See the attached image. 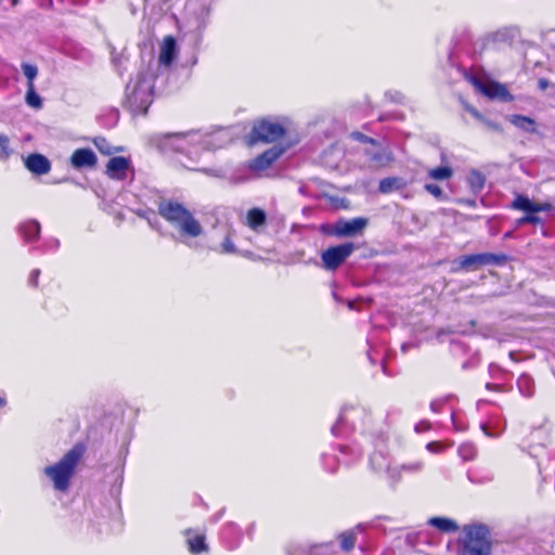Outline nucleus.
I'll use <instances>...</instances> for the list:
<instances>
[{
	"label": "nucleus",
	"mask_w": 555,
	"mask_h": 555,
	"mask_svg": "<svg viewBox=\"0 0 555 555\" xmlns=\"http://www.w3.org/2000/svg\"><path fill=\"white\" fill-rule=\"evenodd\" d=\"M158 212L178 230L183 244L191 248L197 247L191 240L201 236L204 228L184 205L173 199H165L158 204Z\"/></svg>",
	"instance_id": "nucleus-1"
},
{
	"label": "nucleus",
	"mask_w": 555,
	"mask_h": 555,
	"mask_svg": "<svg viewBox=\"0 0 555 555\" xmlns=\"http://www.w3.org/2000/svg\"><path fill=\"white\" fill-rule=\"evenodd\" d=\"M208 143V139L197 131L155 134L150 139V144L160 152L173 151L195 156L198 150L205 149Z\"/></svg>",
	"instance_id": "nucleus-2"
},
{
	"label": "nucleus",
	"mask_w": 555,
	"mask_h": 555,
	"mask_svg": "<svg viewBox=\"0 0 555 555\" xmlns=\"http://www.w3.org/2000/svg\"><path fill=\"white\" fill-rule=\"evenodd\" d=\"M82 454L83 447L77 444L66 452L60 461L43 468V474L50 479L54 490L62 493L68 492Z\"/></svg>",
	"instance_id": "nucleus-3"
},
{
	"label": "nucleus",
	"mask_w": 555,
	"mask_h": 555,
	"mask_svg": "<svg viewBox=\"0 0 555 555\" xmlns=\"http://www.w3.org/2000/svg\"><path fill=\"white\" fill-rule=\"evenodd\" d=\"M459 555H486V526L469 524L459 539Z\"/></svg>",
	"instance_id": "nucleus-4"
},
{
	"label": "nucleus",
	"mask_w": 555,
	"mask_h": 555,
	"mask_svg": "<svg viewBox=\"0 0 555 555\" xmlns=\"http://www.w3.org/2000/svg\"><path fill=\"white\" fill-rule=\"evenodd\" d=\"M488 275L500 276L502 285L492 291L494 295H501L509 286L512 266L506 255L488 254Z\"/></svg>",
	"instance_id": "nucleus-5"
},
{
	"label": "nucleus",
	"mask_w": 555,
	"mask_h": 555,
	"mask_svg": "<svg viewBox=\"0 0 555 555\" xmlns=\"http://www.w3.org/2000/svg\"><path fill=\"white\" fill-rule=\"evenodd\" d=\"M284 133L285 128L280 122L271 119H261L254 124L250 142L271 143L282 138Z\"/></svg>",
	"instance_id": "nucleus-6"
},
{
	"label": "nucleus",
	"mask_w": 555,
	"mask_h": 555,
	"mask_svg": "<svg viewBox=\"0 0 555 555\" xmlns=\"http://www.w3.org/2000/svg\"><path fill=\"white\" fill-rule=\"evenodd\" d=\"M340 457L335 454H323L324 468L331 473L338 468V464L350 465L362 456V451L358 447L341 446L339 449Z\"/></svg>",
	"instance_id": "nucleus-7"
},
{
	"label": "nucleus",
	"mask_w": 555,
	"mask_h": 555,
	"mask_svg": "<svg viewBox=\"0 0 555 555\" xmlns=\"http://www.w3.org/2000/svg\"><path fill=\"white\" fill-rule=\"evenodd\" d=\"M352 243H345L324 250L321 255L324 268L327 270L337 269L353 251Z\"/></svg>",
	"instance_id": "nucleus-8"
},
{
	"label": "nucleus",
	"mask_w": 555,
	"mask_h": 555,
	"mask_svg": "<svg viewBox=\"0 0 555 555\" xmlns=\"http://www.w3.org/2000/svg\"><path fill=\"white\" fill-rule=\"evenodd\" d=\"M370 465L373 470L377 473H385L393 483L400 481V474H398V468L391 466L389 457L386 453L382 451L374 452L370 457Z\"/></svg>",
	"instance_id": "nucleus-9"
},
{
	"label": "nucleus",
	"mask_w": 555,
	"mask_h": 555,
	"mask_svg": "<svg viewBox=\"0 0 555 555\" xmlns=\"http://www.w3.org/2000/svg\"><path fill=\"white\" fill-rule=\"evenodd\" d=\"M285 147L272 146L251 159L248 164V168L254 172H261L268 169L284 152Z\"/></svg>",
	"instance_id": "nucleus-10"
},
{
	"label": "nucleus",
	"mask_w": 555,
	"mask_h": 555,
	"mask_svg": "<svg viewBox=\"0 0 555 555\" xmlns=\"http://www.w3.org/2000/svg\"><path fill=\"white\" fill-rule=\"evenodd\" d=\"M463 75L476 93L486 95V73L481 65H472L468 69L463 70Z\"/></svg>",
	"instance_id": "nucleus-11"
},
{
	"label": "nucleus",
	"mask_w": 555,
	"mask_h": 555,
	"mask_svg": "<svg viewBox=\"0 0 555 555\" xmlns=\"http://www.w3.org/2000/svg\"><path fill=\"white\" fill-rule=\"evenodd\" d=\"M131 169L130 159L124 156L112 157L106 165V175L114 180H125Z\"/></svg>",
	"instance_id": "nucleus-12"
},
{
	"label": "nucleus",
	"mask_w": 555,
	"mask_h": 555,
	"mask_svg": "<svg viewBox=\"0 0 555 555\" xmlns=\"http://www.w3.org/2000/svg\"><path fill=\"white\" fill-rule=\"evenodd\" d=\"M486 264V254L465 255L452 262L453 271H474Z\"/></svg>",
	"instance_id": "nucleus-13"
},
{
	"label": "nucleus",
	"mask_w": 555,
	"mask_h": 555,
	"mask_svg": "<svg viewBox=\"0 0 555 555\" xmlns=\"http://www.w3.org/2000/svg\"><path fill=\"white\" fill-rule=\"evenodd\" d=\"M25 167L34 175H47L51 170L50 160L41 154H30L24 159Z\"/></svg>",
	"instance_id": "nucleus-14"
},
{
	"label": "nucleus",
	"mask_w": 555,
	"mask_h": 555,
	"mask_svg": "<svg viewBox=\"0 0 555 555\" xmlns=\"http://www.w3.org/2000/svg\"><path fill=\"white\" fill-rule=\"evenodd\" d=\"M177 54V44L176 40L172 36H167L164 38L163 43L160 46L158 62L160 65L169 67Z\"/></svg>",
	"instance_id": "nucleus-15"
},
{
	"label": "nucleus",
	"mask_w": 555,
	"mask_h": 555,
	"mask_svg": "<svg viewBox=\"0 0 555 555\" xmlns=\"http://www.w3.org/2000/svg\"><path fill=\"white\" fill-rule=\"evenodd\" d=\"M70 163L77 169L93 167L96 164V155L90 149H78L73 153Z\"/></svg>",
	"instance_id": "nucleus-16"
},
{
	"label": "nucleus",
	"mask_w": 555,
	"mask_h": 555,
	"mask_svg": "<svg viewBox=\"0 0 555 555\" xmlns=\"http://www.w3.org/2000/svg\"><path fill=\"white\" fill-rule=\"evenodd\" d=\"M367 224L365 218H354L337 224L336 233L340 236H352L361 232Z\"/></svg>",
	"instance_id": "nucleus-17"
},
{
	"label": "nucleus",
	"mask_w": 555,
	"mask_h": 555,
	"mask_svg": "<svg viewBox=\"0 0 555 555\" xmlns=\"http://www.w3.org/2000/svg\"><path fill=\"white\" fill-rule=\"evenodd\" d=\"M41 225L35 220H26L18 225V233L26 243L36 242L40 236Z\"/></svg>",
	"instance_id": "nucleus-18"
},
{
	"label": "nucleus",
	"mask_w": 555,
	"mask_h": 555,
	"mask_svg": "<svg viewBox=\"0 0 555 555\" xmlns=\"http://www.w3.org/2000/svg\"><path fill=\"white\" fill-rule=\"evenodd\" d=\"M361 414V410L358 408H344L340 412V415L337 420V422L332 426V434L334 436H340L343 435V425L347 424L349 422L353 423V416Z\"/></svg>",
	"instance_id": "nucleus-19"
},
{
	"label": "nucleus",
	"mask_w": 555,
	"mask_h": 555,
	"mask_svg": "<svg viewBox=\"0 0 555 555\" xmlns=\"http://www.w3.org/2000/svg\"><path fill=\"white\" fill-rule=\"evenodd\" d=\"M367 159L376 166H386L391 159V153L377 144L365 150Z\"/></svg>",
	"instance_id": "nucleus-20"
},
{
	"label": "nucleus",
	"mask_w": 555,
	"mask_h": 555,
	"mask_svg": "<svg viewBox=\"0 0 555 555\" xmlns=\"http://www.w3.org/2000/svg\"><path fill=\"white\" fill-rule=\"evenodd\" d=\"M427 522L442 533H454L460 529L459 524L448 517H431Z\"/></svg>",
	"instance_id": "nucleus-21"
},
{
	"label": "nucleus",
	"mask_w": 555,
	"mask_h": 555,
	"mask_svg": "<svg viewBox=\"0 0 555 555\" xmlns=\"http://www.w3.org/2000/svg\"><path fill=\"white\" fill-rule=\"evenodd\" d=\"M488 100L509 102L513 98L505 86L488 79Z\"/></svg>",
	"instance_id": "nucleus-22"
},
{
	"label": "nucleus",
	"mask_w": 555,
	"mask_h": 555,
	"mask_svg": "<svg viewBox=\"0 0 555 555\" xmlns=\"http://www.w3.org/2000/svg\"><path fill=\"white\" fill-rule=\"evenodd\" d=\"M405 181L402 178L389 177L380 180L378 190L383 194H388L393 191L401 190L405 186Z\"/></svg>",
	"instance_id": "nucleus-23"
},
{
	"label": "nucleus",
	"mask_w": 555,
	"mask_h": 555,
	"mask_svg": "<svg viewBox=\"0 0 555 555\" xmlns=\"http://www.w3.org/2000/svg\"><path fill=\"white\" fill-rule=\"evenodd\" d=\"M266 212L260 208H251L248 210L246 216V224L253 229L258 230L259 227L266 223Z\"/></svg>",
	"instance_id": "nucleus-24"
},
{
	"label": "nucleus",
	"mask_w": 555,
	"mask_h": 555,
	"mask_svg": "<svg viewBox=\"0 0 555 555\" xmlns=\"http://www.w3.org/2000/svg\"><path fill=\"white\" fill-rule=\"evenodd\" d=\"M234 232L231 228H224L223 230V242L219 247L215 248L220 254H235L236 247L233 243Z\"/></svg>",
	"instance_id": "nucleus-25"
},
{
	"label": "nucleus",
	"mask_w": 555,
	"mask_h": 555,
	"mask_svg": "<svg viewBox=\"0 0 555 555\" xmlns=\"http://www.w3.org/2000/svg\"><path fill=\"white\" fill-rule=\"evenodd\" d=\"M513 207L519 210L528 211V212H538L545 209L544 206L532 203L528 197L518 196L514 203Z\"/></svg>",
	"instance_id": "nucleus-26"
},
{
	"label": "nucleus",
	"mask_w": 555,
	"mask_h": 555,
	"mask_svg": "<svg viewBox=\"0 0 555 555\" xmlns=\"http://www.w3.org/2000/svg\"><path fill=\"white\" fill-rule=\"evenodd\" d=\"M94 145L96 149L104 155H112L114 153H118L122 151V147L113 146L109 144V142L102 137L95 138L93 140Z\"/></svg>",
	"instance_id": "nucleus-27"
},
{
	"label": "nucleus",
	"mask_w": 555,
	"mask_h": 555,
	"mask_svg": "<svg viewBox=\"0 0 555 555\" xmlns=\"http://www.w3.org/2000/svg\"><path fill=\"white\" fill-rule=\"evenodd\" d=\"M357 530H358V528L353 529V530H350V531L343 532L339 535L340 547H341L343 551L349 552V551H351L354 547Z\"/></svg>",
	"instance_id": "nucleus-28"
},
{
	"label": "nucleus",
	"mask_w": 555,
	"mask_h": 555,
	"mask_svg": "<svg viewBox=\"0 0 555 555\" xmlns=\"http://www.w3.org/2000/svg\"><path fill=\"white\" fill-rule=\"evenodd\" d=\"M453 170L449 166H440L428 171V176L438 181L448 180L452 177Z\"/></svg>",
	"instance_id": "nucleus-29"
},
{
	"label": "nucleus",
	"mask_w": 555,
	"mask_h": 555,
	"mask_svg": "<svg viewBox=\"0 0 555 555\" xmlns=\"http://www.w3.org/2000/svg\"><path fill=\"white\" fill-rule=\"evenodd\" d=\"M398 468V474H400V478L402 477V473L405 474H417L422 472L424 468V463L422 461H412L409 463H404L402 465L396 466Z\"/></svg>",
	"instance_id": "nucleus-30"
},
{
	"label": "nucleus",
	"mask_w": 555,
	"mask_h": 555,
	"mask_svg": "<svg viewBox=\"0 0 555 555\" xmlns=\"http://www.w3.org/2000/svg\"><path fill=\"white\" fill-rule=\"evenodd\" d=\"M511 121L516 127H518L520 129H524L525 131H528V132H533L534 131V121H533V119H531L529 117L519 116V115H513L511 117Z\"/></svg>",
	"instance_id": "nucleus-31"
},
{
	"label": "nucleus",
	"mask_w": 555,
	"mask_h": 555,
	"mask_svg": "<svg viewBox=\"0 0 555 555\" xmlns=\"http://www.w3.org/2000/svg\"><path fill=\"white\" fill-rule=\"evenodd\" d=\"M190 551L194 554H198L207 551L204 535H195L188 540Z\"/></svg>",
	"instance_id": "nucleus-32"
},
{
	"label": "nucleus",
	"mask_w": 555,
	"mask_h": 555,
	"mask_svg": "<svg viewBox=\"0 0 555 555\" xmlns=\"http://www.w3.org/2000/svg\"><path fill=\"white\" fill-rule=\"evenodd\" d=\"M459 454L464 461L472 460L476 455V448L473 443H463L459 448Z\"/></svg>",
	"instance_id": "nucleus-33"
},
{
	"label": "nucleus",
	"mask_w": 555,
	"mask_h": 555,
	"mask_svg": "<svg viewBox=\"0 0 555 555\" xmlns=\"http://www.w3.org/2000/svg\"><path fill=\"white\" fill-rule=\"evenodd\" d=\"M12 151L10 150V139L7 134H0V159H8Z\"/></svg>",
	"instance_id": "nucleus-34"
},
{
	"label": "nucleus",
	"mask_w": 555,
	"mask_h": 555,
	"mask_svg": "<svg viewBox=\"0 0 555 555\" xmlns=\"http://www.w3.org/2000/svg\"><path fill=\"white\" fill-rule=\"evenodd\" d=\"M119 118V112L115 107H109L107 116L103 120V125L107 128L114 127Z\"/></svg>",
	"instance_id": "nucleus-35"
},
{
	"label": "nucleus",
	"mask_w": 555,
	"mask_h": 555,
	"mask_svg": "<svg viewBox=\"0 0 555 555\" xmlns=\"http://www.w3.org/2000/svg\"><path fill=\"white\" fill-rule=\"evenodd\" d=\"M22 69L26 78L28 79V83H34V79L38 74V68L36 65L24 63L22 64Z\"/></svg>",
	"instance_id": "nucleus-36"
},
{
	"label": "nucleus",
	"mask_w": 555,
	"mask_h": 555,
	"mask_svg": "<svg viewBox=\"0 0 555 555\" xmlns=\"http://www.w3.org/2000/svg\"><path fill=\"white\" fill-rule=\"evenodd\" d=\"M26 102L27 104H41L40 96L36 93L34 83H28Z\"/></svg>",
	"instance_id": "nucleus-37"
},
{
	"label": "nucleus",
	"mask_w": 555,
	"mask_h": 555,
	"mask_svg": "<svg viewBox=\"0 0 555 555\" xmlns=\"http://www.w3.org/2000/svg\"><path fill=\"white\" fill-rule=\"evenodd\" d=\"M60 247V241L55 237H49L41 246L42 251H55Z\"/></svg>",
	"instance_id": "nucleus-38"
},
{
	"label": "nucleus",
	"mask_w": 555,
	"mask_h": 555,
	"mask_svg": "<svg viewBox=\"0 0 555 555\" xmlns=\"http://www.w3.org/2000/svg\"><path fill=\"white\" fill-rule=\"evenodd\" d=\"M350 137L356 141L363 142V143H370L372 146L376 145V140H374L373 138H370L361 132L354 131L350 134Z\"/></svg>",
	"instance_id": "nucleus-39"
},
{
	"label": "nucleus",
	"mask_w": 555,
	"mask_h": 555,
	"mask_svg": "<svg viewBox=\"0 0 555 555\" xmlns=\"http://www.w3.org/2000/svg\"><path fill=\"white\" fill-rule=\"evenodd\" d=\"M425 190L430 193L436 198H440L442 196V190L439 185L434 183L425 184Z\"/></svg>",
	"instance_id": "nucleus-40"
},
{
	"label": "nucleus",
	"mask_w": 555,
	"mask_h": 555,
	"mask_svg": "<svg viewBox=\"0 0 555 555\" xmlns=\"http://www.w3.org/2000/svg\"><path fill=\"white\" fill-rule=\"evenodd\" d=\"M473 117L478 121H482V116L477 112L475 106H465V118Z\"/></svg>",
	"instance_id": "nucleus-41"
},
{
	"label": "nucleus",
	"mask_w": 555,
	"mask_h": 555,
	"mask_svg": "<svg viewBox=\"0 0 555 555\" xmlns=\"http://www.w3.org/2000/svg\"><path fill=\"white\" fill-rule=\"evenodd\" d=\"M130 114L132 117H137L139 115L145 116L147 114L149 106H128Z\"/></svg>",
	"instance_id": "nucleus-42"
},
{
	"label": "nucleus",
	"mask_w": 555,
	"mask_h": 555,
	"mask_svg": "<svg viewBox=\"0 0 555 555\" xmlns=\"http://www.w3.org/2000/svg\"><path fill=\"white\" fill-rule=\"evenodd\" d=\"M39 275H40L39 269L33 270L28 278V284L33 287H37Z\"/></svg>",
	"instance_id": "nucleus-43"
},
{
	"label": "nucleus",
	"mask_w": 555,
	"mask_h": 555,
	"mask_svg": "<svg viewBox=\"0 0 555 555\" xmlns=\"http://www.w3.org/2000/svg\"><path fill=\"white\" fill-rule=\"evenodd\" d=\"M387 99L390 102H401L404 100V96L401 92L398 91H389L387 92Z\"/></svg>",
	"instance_id": "nucleus-44"
},
{
	"label": "nucleus",
	"mask_w": 555,
	"mask_h": 555,
	"mask_svg": "<svg viewBox=\"0 0 555 555\" xmlns=\"http://www.w3.org/2000/svg\"><path fill=\"white\" fill-rule=\"evenodd\" d=\"M426 449L431 453H439L444 449V447L440 442L434 441L427 443Z\"/></svg>",
	"instance_id": "nucleus-45"
},
{
	"label": "nucleus",
	"mask_w": 555,
	"mask_h": 555,
	"mask_svg": "<svg viewBox=\"0 0 555 555\" xmlns=\"http://www.w3.org/2000/svg\"><path fill=\"white\" fill-rule=\"evenodd\" d=\"M430 428V424L427 421H421L415 425L416 433H424Z\"/></svg>",
	"instance_id": "nucleus-46"
},
{
	"label": "nucleus",
	"mask_w": 555,
	"mask_h": 555,
	"mask_svg": "<svg viewBox=\"0 0 555 555\" xmlns=\"http://www.w3.org/2000/svg\"><path fill=\"white\" fill-rule=\"evenodd\" d=\"M467 477L468 479L472 481V482H475V483H481L482 482V478L481 477H478L475 475V472L473 469H468L467 472Z\"/></svg>",
	"instance_id": "nucleus-47"
},
{
	"label": "nucleus",
	"mask_w": 555,
	"mask_h": 555,
	"mask_svg": "<svg viewBox=\"0 0 555 555\" xmlns=\"http://www.w3.org/2000/svg\"><path fill=\"white\" fill-rule=\"evenodd\" d=\"M451 417H452L453 426H454V428H455L456 430H464V429H465V426L459 422V420H457V418H459V417H457V415H455L454 413H452Z\"/></svg>",
	"instance_id": "nucleus-48"
},
{
	"label": "nucleus",
	"mask_w": 555,
	"mask_h": 555,
	"mask_svg": "<svg viewBox=\"0 0 555 555\" xmlns=\"http://www.w3.org/2000/svg\"><path fill=\"white\" fill-rule=\"evenodd\" d=\"M234 530H236L234 525H228L225 528H223L222 535L225 537L228 532H232Z\"/></svg>",
	"instance_id": "nucleus-49"
},
{
	"label": "nucleus",
	"mask_w": 555,
	"mask_h": 555,
	"mask_svg": "<svg viewBox=\"0 0 555 555\" xmlns=\"http://www.w3.org/2000/svg\"><path fill=\"white\" fill-rule=\"evenodd\" d=\"M412 347H414V345H413V344H411V343H403V344L401 345V350H402L403 352H406V351H408L410 348H412Z\"/></svg>",
	"instance_id": "nucleus-50"
},
{
	"label": "nucleus",
	"mask_w": 555,
	"mask_h": 555,
	"mask_svg": "<svg viewBox=\"0 0 555 555\" xmlns=\"http://www.w3.org/2000/svg\"><path fill=\"white\" fill-rule=\"evenodd\" d=\"M547 85H548L547 80H545V79H540L539 80L540 89H542V90L546 89Z\"/></svg>",
	"instance_id": "nucleus-51"
},
{
	"label": "nucleus",
	"mask_w": 555,
	"mask_h": 555,
	"mask_svg": "<svg viewBox=\"0 0 555 555\" xmlns=\"http://www.w3.org/2000/svg\"><path fill=\"white\" fill-rule=\"evenodd\" d=\"M440 405H441L440 402H433L430 404V408H431L433 411L438 412V409H439Z\"/></svg>",
	"instance_id": "nucleus-52"
},
{
	"label": "nucleus",
	"mask_w": 555,
	"mask_h": 555,
	"mask_svg": "<svg viewBox=\"0 0 555 555\" xmlns=\"http://www.w3.org/2000/svg\"><path fill=\"white\" fill-rule=\"evenodd\" d=\"M7 401L4 398L0 397V406L5 405Z\"/></svg>",
	"instance_id": "nucleus-53"
},
{
	"label": "nucleus",
	"mask_w": 555,
	"mask_h": 555,
	"mask_svg": "<svg viewBox=\"0 0 555 555\" xmlns=\"http://www.w3.org/2000/svg\"><path fill=\"white\" fill-rule=\"evenodd\" d=\"M480 429L486 434V423H480Z\"/></svg>",
	"instance_id": "nucleus-54"
},
{
	"label": "nucleus",
	"mask_w": 555,
	"mask_h": 555,
	"mask_svg": "<svg viewBox=\"0 0 555 555\" xmlns=\"http://www.w3.org/2000/svg\"><path fill=\"white\" fill-rule=\"evenodd\" d=\"M78 4H85L88 0H75Z\"/></svg>",
	"instance_id": "nucleus-55"
},
{
	"label": "nucleus",
	"mask_w": 555,
	"mask_h": 555,
	"mask_svg": "<svg viewBox=\"0 0 555 555\" xmlns=\"http://www.w3.org/2000/svg\"><path fill=\"white\" fill-rule=\"evenodd\" d=\"M524 220H525V221H533V220H534V218H529V217H527V218H525Z\"/></svg>",
	"instance_id": "nucleus-56"
},
{
	"label": "nucleus",
	"mask_w": 555,
	"mask_h": 555,
	"mask_svg": "<svg viewBox=\"0 0 555 555\" xmlns=\"http://www.w3.org/2000/svg\"><path fill=\"white\" fill-rule=\"evenodd\" d=\"M17 4V0H12V5H16Z\"/></svg>",
	"instance_id": "nucleus-57"
}]
</instances>
